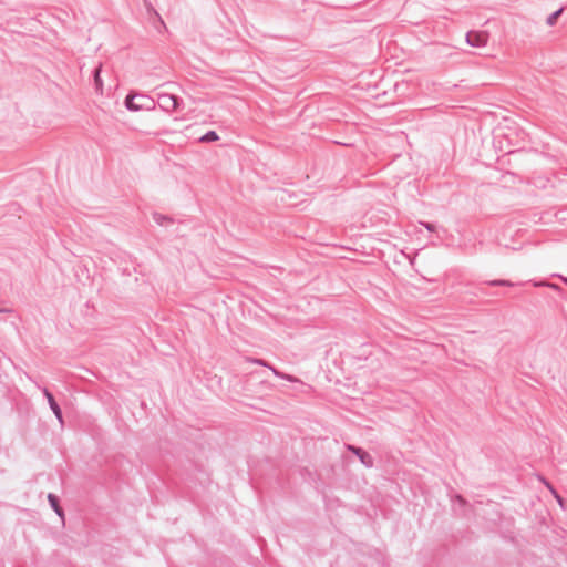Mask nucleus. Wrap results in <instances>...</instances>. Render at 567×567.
I'll return each instance as SVG.
<instances>
[{
  "mask_svg": "<svg viewBox=\"0 0 567 567\" xmlns=\"http://www.w3.org/2000/svg\"><path fill=\"white\" fill-rule=\"evenodd\" d=\"M153 219H154V221L157 225H161V226H163L165 221L173 223V219L171 217L165 216V215L159 214V213H154L153 214Z\"/></svg>",
  "mask_w": 567,
  "mask_h": 567,
  "instance_id": "obj_12",
  "label": "nucleus"
},
{
  "mask_svg": "<svg viewBox=\"0 0 567 567\" xmlns=\"http://www.w3.org/2000/svg\"><path fill=\"white\" fill-rule=\"evenodd\" d=\"M346 449L354 454L365 467H372L374 465L373 457L362 447L352 444H346Z\"/></svg>",
  "mask_w": 567,
  "mask_h": 567,
  "instance_id": "obj_4",
  "label": "nucleus"
},
{
  "mask_svg": "<svg viewBox=\"0 0 567 567\" xmlns=\"http://www.w3.org/2000/svg\"><path fill=\"white\" fill-rule=\"evenodd\" d=\"M554 497L557 499V502L563 505V502H564V498L558 494V492L556 491V494H553Z\"/></svg>",
  "mask_w": 567,
  "mask_h": 567,
  "instance_id": "obj_16",
  "label": "nucleus"
},
{
  "mask_svg": "<svg viewBox=\"0 0 567 567\" xmlns=\"http://www.w3.org/2000/svg\"><path fill=\"white\" fill-rule=\"evenodd\" d=\"M157 104L165 112H174L183 104V100L174 94L158 93Z\"/></svg>",
  "mask_w": 567,
  "mask_h": 567,
  "instance_id": "obj_2",
  "label": "nucleus"
},
{
  "mask_svg": "<svg viewBox=\"0 0 567 567\" xmlns=\"http://www.w3.org/2000/svg\"><path fill=\"white\" fill-rule=\"evenodd\" d=\"M13 310L11 308H2L0 307V313H11Z\"/></svg>",
  "mask_w": 567,
  "mask_h": 567,
  "instance_id": "obj_17",
  "label": "nucleus"
},
{
  "mask_svg": "<svg viewBox=\"0 0 567 567\" xmlns=\"http://www.w3.org/2000/svg\"><path fill=\"white\" fill-rule=\"evenodd\" d=\"M219 140V135L216 131H208L203 136L199 137L200 143H212Z\"/></svg>",
  "mask_w": 567,
  "mask_h": 567,
  "instance_id": "obj_10",
  "label": "nucleus"
},
{
  "mask_svg": "<svg viewBox=\"0 0 567 567\" xmlns=\"http://www.w3.org/2000/svg\"><path fill=\"white\" fill-rule=\"evenodd\" d=\"M124 105L131 112L155 109V102L152 97L138 93H128L125 96Z\"/></svg>",
  "mask_w": 567,
  "mask_h": 567,
  "instance_id": "obj_1",
  "label": "nucleus"
},
{
  "mask_svg": "<svg viewBox=\"0 0 567 567\" xmlns=\"http://www.w3.org/2000/svg\"><path fill=\"white\" fill-rule=\"evenodd\" d=\"M542 481L544 482V484L546 485V487L549 489V492H550L551 494H556V489H555V487L553 486V484H551V483H549V482H548L547 480H545V478H542Z\"/></svg>",
  "mask_w": 567,
  "mask_h": 567,
  "instance_id": "obj_14",
  "label": "nucleus"
},
{
  "mask_svg": "<svg viewBox=\"0 0 567 567\" xmlns=\"http://www.w3.org/2000/svg\"><path fill=\"white\" fill-rule=\"evenodd\" d=\"M102 64L100 63L93 70V83L95 87V92L100 95L103 94V80L101 78Z\"/></svg>",
  "mask_w": 567,
  "mask_h": 567,
  "instance_id": "obj_8",
  "label": "nucleus"
},
{
  "mask_svg": "<svg viewBox=\"0 0 567 567\" xmlns=\"http://www.w3.org/2000/svg\"><path fill=\"white\" fill-rule=\"evenodd\" d=\"M42 393L47 398L49 406L52 410L55 417L58 419L59 423L63 424V413L59 403L55 401L53 394L48 390V388H43Z\"/></svg>",
  "mask_w": 567,
  "mask_h": 567,
  "instance_id": "obj_5",
  "label": "nucleus"
},
{
  "mask_svg": "<svg viewBox=\"0 0 567 567\" xmlns=\"http://www.w3.org/2000/svg\"><path fill=\"white\" fill-rule=\"evenodd\" d=\"M488 33L485 31H468L466 33V43L473 48H483L487 44Z\"/></svg>",
  "mask_w": 567,
  "mask_h": 567,
  "instance_id": "obj_3",
  "label": "nucleus"
},
{
  "mask_svg": "<svg viewBox=\"0 0 567 567\" xmlns=\"http://www.w3.org/2000/svg\"><path fill=\"white\" fill-rule=\"evenodd\" d=\"M420 225H422L424 228H426L429 231H434L435 230V226L434 224L432 223H427V221H420Z\"/></svg>",
  "mask_w": 567,
  "mask_h": 567,
  "instance_id": "obj_13",
  "label": "nucleus"
},
{
  "mask_svg": "<svg viewBox=\"0 0 567 567\" xmlns=\"http://www.w3.org/2000/svg\"><path fill=\"white\" fill-rule=\"evenodd\" d=\"M561 280L567 285V277L559 276Z\"/></svg>",
  "mask_w": 567,
  "mask_h": 567,
  "instance_id": "obj_19",
  "label": "nucleus"
},
{
  "mask_svg": "<svg viewBox=\"0 0 567 567\" xmlns=\"http://www.w3.org/2000/svg\"><path fill=\"white\" fill-rule=\"evenodd\" d=\"M554 497L557 499V502L563 505V502H564V498L558 494V492L556 491V494H553Z\"/></svg>",
  "mask_w": 567,
  "mask_h": 567,
  "instance_id": "obj_15",
  "label": "nucleus"
},
{
  "mask_svg": "<svg viewBox=\"0 0 567 567\" xmlns=\"http://www.w3.org/2000/svg\"><path fill=\"white\" fill-rule=\"evenodd\" d=\"M547 286H548V287H550V288H553V289H556V290H558V291H560V290H561V288H560L558 285H556V284H547Z\"/></svg>",
  "mask_w": 567,
  "mask_h": 567,
  "instance_id": "obj_18",
  "label": "nucleus"
},
{
  "mask_svg": "<svg viewBox=\"0 0 567 567\" xmlns=\"http://www.w3.org/2000/svg\"><path fill=\"white\" fill-rule=\"evenodd\" d=\"M486 285L492 287H514L516 284L512 282L511 280L506 279H494L485 281Z\"/></svg>",
  "mask_w": 567,
  "mask_h": 567,
  "instance_id": "obj_9",
  "label": "nucleus"
},
{
  "mask_svg": "<svg viewBox=\"0 0 567 567\" xmlns=\"http://www.w3.org/2000/svg\"><path fill=\"white\" fill-rule=\"evenodd\" d=\"M248 361L249 362H252V363H256L258 365H261V367H267L269 368L274 374L282 380H287V381H290V382H293L296 381V378L292 377V375H289V374H286L284 372H280L278 371L276 368H274L272 365H270L268 362H266L265 360L262 359H252V358H248Z\"/></svg>",
  "mask_w": 567,
  "mask_h": 567,
  "instance_id": "obj_6",
  "label": "nucleus"
},
{
  "mask_svg": "<svg viewBox=\"0 0 567 567\" xmlns=\"http://www.w3.org/2000/svg\"><path fill=\"white\" fill-rule=\"evenodd\" d=\"M48 502H49L51 508L55 512V514L61 519H64V511H63V508L60 505L59 497L55 494H53V493H49L48 494Z\"/></svg>",
  "mask_w": 567,
  "mask_h": 567,
  "instance_id": "obj_7",
  "label": "nucleus"
},
{
  "mask_svg": "<svg viewBox=\"0 0 567 567\" xmlns=\"http://www.w3.org/2000/svg\"><path fill=\"white\" fill-rule=\"evenodd\" d=\"M564 12V7H560L559 9H557L556 11H554L553 13H550L547 19H546V23L549 25V27H553L557 23V20L558 18L561 16V13Z\"/></svg>",
  "mask_w": 567,
  "mask_h": 567,
  "instance_id": "obj_11",
  "label": "nucleus"
}]
</instances>
